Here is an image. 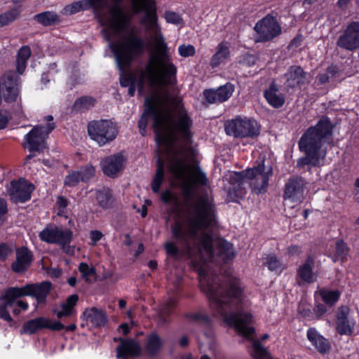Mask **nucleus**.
Returning a JSON list of instances; mask_svg holds the SVG:
<instances>
[{
    "mask_svg": "<svg viewBox=\"0 0 359 359\" xmlns=\"http://www.w3.org/2000/svg\"><path fill=\"white\" fill-rule=\"evenodd\" d=\"M120 344L116 347V357L120 359H128L129 357H139L142 353L140 342L132 338H118Z\"/></svg>",
    "mask_w": 359,
    "mask_h": 359,
    "instance_id": "393cba45",
    "label": "nucleus"
},
{
    "mask_svg": "<svg viewBox=\"0 0 359 359\" xmlns=\"http://www.w3.org/2000/svg\"><path fill=\"white\" fill-rule=\"evenodd\" d=\"M39 239L48 244H57L65 250L69 247L73 240V232L71 229L65 230L53 224L47 225L39 233Z\"/></svg>",
    "mask_w": 359,
    "mask_h": 359,
    "instance_id": "2eb2a0df",
    "label": "nucleus"
},
{
    "mask_svg": "<svg viewBox=\"0 0 359 359\" xmlns=\"http://www.w3.org/2000/svg\"><path fill=\"white\" fill-rule=\"evenodd\" d=\"M8 212V202L5 198L0 197V226L6 222Z\"/></svg>",
    "mask_w": 359,
    "mask_h": 359,
    "instance_id": "5fc2aeb1",
    "label": "nucleus"
},
{
    "mask_svg": "<svg viewBox=\"0 0 359 359\" xmlns=\"http://www.w3.org/2000/svg\"><path fill=\"white\" fill-rule=\"evenodd\" d=\"M253 357L255 359H264L269 354L266 349L262 345L259 341H253Z\"/></svg>",
    "mask_w": 359,
    "mask_h": 359,
    "instance_id": "3c124183",
    "label": "nucleus"
},
{
    "mask_svg": "<svg viewBox=\"0 0 359 359\" xmlns=\"http://www.w3.org/2000/svg\"><path fill=\"white\" fill-rule=\"evenodd\" d=\"M303 36L302 34H298L295 37H294L291 41L290 42L289 45H288V48L289 49H292V48H297L299 47H300L302 44V42H303Z\"/></svg>",
    "mask_w": 359,
    "mask_h": 359,
    "instance_id": "69168bd1",
    "label": "nucleus"
},
{
    "mask_svg": "<svg viewBox=\"0 0 359 359\" xmlns=\"http://www.w3.org/2000/svg\"><path fill=\"white\" fill-rule=\"evenodd\" d=\"M78 269L81 274L82 278L88 283H91L90 276H95L97 274L95 268L93 266L90 267L86 262H81L79 265Z\"/></svg>",
    "mask_w": 359,
    "mask_h": 359,
    "instance_id": "49530a36",
    "label": "nucleus"
},
{
    "mask_svg": "<svg viewBox=\"0 0 359 359\" xmlns=\"http://www.w3.org/2000/svg\"><path fill=\"white\" fill-rule=\"evenodd\" d=\"M229 46L226 42L222 41L217 45L215 53L210 59V65L212 68L217 67L220 64L225 62L230 57Z\"/></svg>",
    "mask_w": 359,
    "mask_h": 359,
    "instance_id": "f704fd0d",
    "label": "nucleus"
},
{
    "mask_svg": "<svg viewBox=\"0 0 359 359\" xmlns=\"http://www.w3.org/2000/svg\"><path fill=\"white\" fill-rule=\"evenodd\" d=\"M35 189V186L25 178L13 180L10 187L8 189V194L10 200L15 204L25 203L31 199L32 194Z\"/></svg>",
    "mask_w": 359,
    "mask_h": 359,
    "instance_id": "dca6fc26",
    "label": "nucleus"
},
{
    "mask_svg": "<svg viewBox=\"0 0 359 359\" xmlns=\"http://www.w3.org/2000/svg\"><path fill=\"white\" fill-rule=\"evenodd\" d=\"M164 249L166 255L171 258L178 259L181 255L179 248L174 242L168 241L165 243Z\"/></svg>",
    "mask_w": 359,
    "mask_h": 359,
    "instance_id": "603ef678",
    "label": "nucleus"
},
{
    "mask_svg": "<svg viewBox=\"0 0 359 359\" xmlns=\"http://www.w3.org/2000/svg\"><path fill=\"white\" fill-rule=\"evenodd\" d=\"M69 205V201L67 198L63 196H60L57 197L56 201V206L58 210V215H63L67 207Z\"/></svg>",
    "mask_w": 359,
    "mask_h": 359,
    "instance_id": "bf43d9fd",
    "label": "nucleus"
},
{
    "mask_svg": "<svg viewBox=\"0 0 359 359\" xmlns=\"http://www.w3.org/2000/svg\"><path fill=\"white\" fill-rule=\"evenodd\" d=\"M22 13V6L10 8L6 12L0 14V27L7 26L18 19Z\"/></svg>",
    "mask_w": 359,
    "mask_h": 359,
    "instance_id": "4c0bfd02",
    "label": "nucleus"
},
{
    "mask_svg": "<svg viewBox=\"0 0 359 359\" xmlns=\"http://www.w3.org/2000/svg\"><path fill=\"white\" fill-rule=\"evenodd\" d=\"M24 148L30 153H43L46 149V141L42 128L34 127L25 136Z\"/></svg>",
    "mask_w": 359,
    "mask_h": 359,
    "instance_id": "b1692460",
    "label": "nucleus"
},
{
    "mask_svg": "<svg viewBox=\"0 0 359 359\" xmlns=\"http://www.w3.org/2000/svg\"><path fill=\"white\" fill-rule=\"evenodd\" d=\"M320 294L326 305L333 306L339 299L341 293L338 290H322Z\"/></svg>",
    "mask_w": 359,
    "mask_h": 359,
    "instance_id": "37998d69",
    "label": "nucleus"
},
{
    "mask_svg": "<svg viewBox=\"0 0 359 359\" xmlns=\"http://www.w3.org/2000/svg\"><path fill=\"white\" fill-rule=\"evenodd\" d=\"M178 53L180 56L184 57L194 56L196 53V50L192 45H180L178 47Z\"/></svg>",
    "mask_w": 359,
    "mask_h": 359,
    "instance_id": "6e6d98bb",
    "label": "nucleus"
},
{
    "mask_svg": "<svg viewBox=\"0 0 359 359\" xmlns=\"http://www.w3.org/2000/svg\"><path fill=\"white\" fill-rule=\"evenodd\" d=\"M162 347V339L156 332H152L148 335L144 350L149 356L155 357Z\"/></svg>",
    "mask_w": 359,
    "mask_h": 359,
    "instance_id": "e433bc0d",
    "label": "nucleus"
},
{
    "mask_svg": "<svg viewBox=\"0 0 359 359\" xmlns=\"http://www.w3.org/2000/svg\"><path fill=\"white\" fill-rule=\"evenodd\" d=\"M136 13H143L141 23L152 29L158 25L157 6L156 0H132Z\"/></svg>",
    "mask_w": 359,
    "mask_h": 359,
    "instance_id": "f3484780",
    "label": "nucleus"
},
{
    "mask_svg": "<svg viewBox=\"0 0 359 359\" xmlns=\"http://www.w3.org/2000/svg\"><path fill=\"white\" fill-rule=\"evenodd\" d=\"M112 20L109 25V28L115 33H118L123 28L126 22V17L118 6H116L111 10Z\"/></svg>",
    "mask_w": 359,
    "mask_h": 359,
    "instance_id": "a19ab883",
    "label": "nucleus"
},
{
    "mask_svg": "<svg viewBox=\"0 0 359 359\" xmlns=\"http://www.w3.org/2000/svg\"><path fill=\"white\" fill-rule=\"evenodd\" d=\"M160 198L165 204L176 203L177 202L176 196L169 189L163 191Z\"/></svg>",
    "mask_w": 359,
    "mask_h": 359,
    "instance_id": "4d7b16f0",
    "label": "nucleus"
},
{
    "mask_svg": "<svg viewBox=\"0 0 359 359\" xmlns=\"http://www.w3.org/2000/svg\"><path fill=\"white\" fill-rule=\"evenodd\" d=\"M156 165V172L151 183V189L155 194L160 191L161 187L165 180V170L163 161L160 158L158 159Z\"/></svg>",
    "mask_w": 359,
    "mask_h": 359,
    "instance_id": "58836bf2",
    "label": "nucleus"
},
{
    "mask_svg": "<svg viewBox=\"0 0 359 359\" xmlns=\"http://www.w3.org/2000/svg\"><path fill=\"white\" fill-rule=\"evenodd\" d=\"M33 19L43 27L56 25L61 22L57 13L50 11L36 14L34 15Z\"/></svg>",
    "mask_w": 359,
    "mask_h": 359,
    "instance_id": "c9c22d12",
    "label": "nucleus"
},
{
    "mask_svg": "<svg viewBox=\"0 0 359 359\" xmlns=\"http://www.w3.org/2000/svg\"><path fill=\"white\" fill-rule=\"evenodd\" d=\"M21 78L13 70L0 76V106L4 100L7 104L21 102Z\"/></svg>",
    "mask_w": 359,
    "mask_h": 359,
    "instance_id": "9b49d317",
    "label": "nucleus"
},
{
    "mask_svg": "<svg viewBox=\"0 0 359 359\" xmlns=\"http://www.w3.org/2000/svg\"><path fill=\"white\" fill-rule=\"evenodd\" d=\"M337 46L349 51L359 48V21L348 23L343 34L338 38Z\"/></svg>",
    "mask_w": 359,
    "mask_h": 359,
    "instance_id": "aec40b11",
    "label": "nucleus"
},
{
    "mask_svg": "<svg viewBox=\"0 0 359 359\" xmlns=\"http://www.w3.org/2000/svg\"><path fill=\"white\" fill-rule=\"evenodd\" d=\"M254 29L259 35V41L263 42L271 41L281 33L276 18L271 14L259 20Z\"/></svg>",
    "mask_w": 359,
    "mask_h": 359,
    "instance_id": "6ab92c4d",
    "label": "nucleus"
},
{
    "mask_svg": "<svg viewBox=\"0 0 359 359\" xmlns=\"http://www.w3.org/2000/svg\"><path fill=\"white\" fill-rule=\"evenodd\" d=\"M103 233L99 230H93L90 233V238L92 245H95L98 241H100L103 237Z\"/></svg>",
    "mask_w": 359,
    "mask_h": 359,
    "instance_id": "338daca9",
    "label": "nucleus"
},
{
    "mask_svg": "<svg viewBox=\"0 0 359 359\" xmlns=\"http://www.w3.org/2000/svg\"><path fill=\"white\" fill-rule=\"evenodd\" d=\"M8 212V202L5 198L0 197V226L6 222Z\"/></svg>",
    "mask_w": 359,
    "mask_h": 359,
    "instance_id": "864d4df0",
    "label": "nucleus"
},
{
    "mask_svg": "<svg viewBox=\"0 0 359 359\" xmlns=\"http://www.w3.org/2000/svg\"><path fill=\"white\" fill-rule=\"evenodd\" d=\"M191 208L193 216L187 217V229H184L180 221H175L170 226L172 238L184 245L189 243L190 238H196L199 231L208 230L217 223L216 206L208 194L198 196Z\"/></svg>",
    "mask_w": 359,
    "mask_h": 359,
    "instance_id": "7ed1b4c3",
    "label": "nucleus"
},
{
    "mask_svg": "<svg viewBox=\"0 0 359 359\" xmlns=\"http://www.w3.org/2000/svg\"><path fill=\"white\" fill-rule=\"evenodd\" d=\"M96 200L99 207L103 210H109L114 207L115 198L113 191L109 187H103L96 191Z\"/></svg>",
    "mask_w": 359,
    "mask_h": 359,
    "instance_id": "473e14b6",
    "label": "nucleus"
},
{
    "mask_svg": "<svg viewBox=\"0 0 359 359\" xmlns=\"http://www.w3.org/2000/svg\"><path fill=\"white\" fill-rule=\"evenodd\" d=\"M306 337L316 351L322 355L328 353L332 348L328 339L320 334L316 327H313L307 330Z\"/></svg>",
    "mask_w": 359,
    "mask_h": 359,
    "instance_id": "c85d7f7f",
    "label": "nucleus"
},
{
    "mask_svg": "<svg viewBox=\"0 0 359 359\" xmlns=\"http://www.w3.org/2000/svg\"><path fill=\"white\" fill-rule=\"evenodd\" d=\"M32 55V50L29 46H22L18 51L16 57L22 60H29Z\"/></svg>",
    "mask_w": 359,
    "mask_h": 359,
    "instance_id": "052dcab7",
    "label": "nucleus"
},
{
    "mask_svg": "<svg viewBox=\"0 0 359 359\" xmlns=\"http://www.w3.org/2000/svg\"><path fill=\"white\" fill-rule=\"evenodd\" d=\"M298 312L304 318L311 320L313 318V312L311 309L304 305L299 306Z\"/></svg>",
    "mask_w": 359,
    "mask_h": 359,
    "instance_id": "0e129e2a",
    "label": "nucleus"
},
{
    "mask_svg": "<svg viewBox=\"0 0 359 359\" xmlns=\"http://www.w3.org/2000/svg\"><path fill=\"white\" fill-rule=\"evenodd\" d=\"M78 172L81 175V182L86 183L95 176V168L91 164H88L81 167Z\"/></svg>",
    "mask_w": 359,
    "mask_h": 359,
    "instance_id": "09e8293b",
    "label": "nucleus"
},
{
    "mask_svg": "<svg viewBox=\"0 0 359 359\" xmlns=\"http://www.w3.org/2000/svg\"><path fill=\"white\" fill-rule=\"evenodd\" d=\"M349 313L350 309L347 306H339L336 313V331L341 336H351L354 333L355 321L349 317Z\"/></svg>",
    "mask_w": 359,
    "mask_h": 359,
    "instance_id": "5701e85b",
    "label": "nucleus"
},
{
    "mask_svg": "<svg viewBox=\"0 0 359 359\" xmlns=\"http://www.w3.org/2000/svg\"><path fill=\"white\" fill-rule=\"evenodd\" d=\"M83 316L88 322H90L95 328L104 327L108 322L106 312L96 307L86 309L83 313Z\"/></svg>",
    "mask_w": 359,
    "mask_h": 359,
    "instance_id": "c756f323",
    "label": "nucleus"
},
{
    "mask_svg": "<svg viewBox=\"0 0 359 359\" xmlns=\"http://www.w3.org/2000/svg\"><path fill=\"white\" fill-rule=\"evenodd\" d=\"M64 325L60 321H54L47 317L40 316L25 321L21 329V334L32 335L43 329H48L53 331L62 330Z\"/></svg>",
    "mask_w": 359,
    "mask_h": 359,
    "instance_id": "a211bd4d",
    "label": "nucleus"
},
{
    "mask_svg": "<svg viewBox=\"0 0 359 359\" xmlns=\"http://www.w3.org/2000/svg\"><path fill=\"white\" fill-rule=\"evenodd\" d=\"M305 180L301 176L290 177L285 184L283 198L292 203L302 202L304 199Z\"/></svg>",
    "mask_w": 359,
    "mask_h": 359,
    "instance_id": "412c9836",
    "label": "nucleus"
},
{
    "mask_svg": "<svg viewBox=\"0 0 359 359\" xmlns=\"http://www.w3.org/2000/svg\"><path fill=\"white\" fill-rule=\"evenodd\" d=\"M334 125L327 116H322L315 126L309 127L298 142L299 150L315 153L320 156L323 142L333 135Z\"/></svg>",
    "mask_w": 359,
    "mask_h": 359,
    "instance_id": "6e6552de",
    "label": "nucleus"
},
{
    "mask_svg": "<svg viewBox=\"0 0 359 359\" xmlns=\"http://www.w3.org/2000/svg\"><path fill=\"white\" fill-rule=\"evenodd\" d=\"M327 311V309L326 308V306L323 304H317L316 307L313 309V312L318 318L323 316Z\"/></svg>",
    "mask_w": 359,
    "mask_h": 359,
    "instance_id": "774afa93",
    "label": "nucleus"
},
{
    "mask_svg": "<svg viewBox=\"0 0 359 359\" xmlns=\"http://www.w3.org/2000/svg\"><path fill=\"white\" fill-rule=\"evenodd\" d=\"M158 99L155 97H147L144 101V109L138 121L137 126L142 136L147 135L148 120L152 118V128L155 135V141L158 146L173 143L177 140V133L186 145L193 142L194 134L191 132L193 120L186 109H183L178 113L174 128L168 124L172 120L170 113H163L156 103Z\"/></svg>",
    "mask_w": 359,
    "mask_h": 359,
    "instance_id": "f03ea898",
    "label": "nucleus"
},
{
    "mask_svg": "<svg viewBox=\"0 0 359 359\" xmlns=\"http://www.w3.org/2000/svg\"><path fill=\"white\" fill-rule=\"evenodd\" d=\"M125 161V156L122 154L118 153L102 159L100 162V165L105 175L115 178L117 177L118 173L123 168Z\"/></svg>",
    "mask_w": 359,
    "mask_h": 359,
    "instance_id": "a878e982",
    "label": "nucleus"
},
{
    "mask_svg": "<svg viewBox=\"0 0 359 359\" xmlns=\"http://www.w3.org/2000/svg\"><path fill=\"white\" fill-rule=\"evenodd\" d=\"M191 267L197 273L201 290L208 296L212 309L223 316L224 322L233 327L239 335L248 340L252 339L255 329L249 326L252 316L243 311V290L239 283L231 280L224 285L216 279L210 280L201 260H192Z\"/></svg>",
    "mask_w": 359,
    "mask_h": 359,
    "instance_id": "f257e3e1",
    "label": "nucleus"
},
{
    "mask_svg": "<svg viewBox=\"0 0 359 359\" xmlns=\"http://www.w3.org/2000/svg\"><path fill=\"white\" fill-rule=\"evenodd\" d=\"M349 252V248L342 239H339L335 243L334 257L341 262H346Z\"/></svg>",
    "mask_w": 359,
    "mask_h": 359,
    "instance_id": "c03bdc74",
    "label": "nucleus"
},
{
    "mask_svg": "<svg viewBox=\"0 0 359 359\" xmlns=\"http://www.w3.org/2000/svg\"><path fill=\"white\" fill-rule=\"evenodd\" d=\"M87 131L90 138L100 147L114 141L118 135V128L110 120L91 121L88 123Z\"/></svg>",
    "mask_w": 359,
    "mask_h": 359,
    "instance_id": "9d476101",
    "label": "nucleus"
},
{
    "mask_svg": "<svg viewBox=\"0 0 359 359\" xmlns=\"http://www.w3.org/2000/svg\"><path fill=\"white\" fill-rule=\"evenodd\" d=\"M144 48V39L134 34H129L125 41H115L110 43V50L121 72L119 80L122 87H128L137 82L136 76L126 71L137 57L143 55Z\"/></svg>",
    "mask_w": 359,
    "mask_h": 359,
    "instance_id": "423d86ee",
    "label": "nucleus"
},
{
    "mask_svg": "<svg viewBox=\"0 0 359 359\" xmlns=\"http://www.w3.org/2000/svg\"><path fill=\"white\" fill-rule=\"evenodd\" d=\"M76 313L75 309H73L65 304L61 305V311L56 313V316L58 318L61 319L63 317H70L74 315Z\"/></svg>",
    "mask_w": 359,
    "mask_h": 359,
    "instance_id": "13d9d810",
    "label": "nucleus"
},
{
    "mask_svg": "<svg viewBox=\"0 0 359 359\" xmlns=\"http://www.w3.org/2000/svg\"><path fill=\"white\" fill-rule=\"evenodd\" d=\"M97 100L89 95H83L74 101L72 107V113H84L95 106Z\"/></svg>",
    "mask_w": 359,
    "mask_h": 359,
    "instance_id": "72a5a7b5",
    "label": "nucleus"
},
{
    "mask_svg": "<svg viewBox=\"0 0 359 359\" xmlns=\"http://www.w3.org/2000/svg\"><path fill=\"white\" fill-rule=\"evenodd\" d=\"M226 135L235 138H256L260 134V126L257 121L237 116L224 125Z\"/></svg>",
    "mask_w": 359,
    "mask_h": 359,
    "instance_id": "1a4fd4ad",
    "label": "nucleus"
},
{
    "mask_svg": "<svg viewBox=\"0 0 359 359\" xmlns=\"http://www.w3.org/2000/svg\"><path fill=\"white\" fill-rule=\"evenodd\" d=\"M217 255L222 258L224 264L231 262L236 256L233 245L223 238H219L217 243Z\"/></svg>",
    "mask_w": 359,
    "mask_h": 359,
    "instance_id": "7c9ffc66",
    "label": "nucleus"
},
{
    "mask_svg": "<svg viewBox=\"0 0 359 359\" xmlns=\"http://www.w3.org/2000/svg\"><path fill=\"white\" fill-rule=\"evenodd\" d=\"M81 175L79 173L78 171H71L68 173L67 175H66L64 181V184L66 187H76L80 182H81Z\"/></svg>",
    "mask_w": 359,
    "mask_h": 359,
    "instance_id": "8fccbe9b",
    "label": "nucleus"
},
{
    "mask_svg": "<svg viewBox=\"0 0 359 359\" xmlns=\"http://www.w3.org/2000/svg\"><path fill=\"white\" fill-rule=\"evenodd\" d=\"M264 264L271 271H282V264L278 257L274 254L268 255Z\"/></svg>",
    "mask_w": 359,
    "mask_h": 359,
    "instance_id": "de8ad7c7",
    "label": "nucleus"
},
{
    "mask_svg": "<svg viewBox=\"0 0 359 359\" xmlns=\"http://www.w3.org/2000/svg\"><path fill=\"white\" fill-rule=\"evenodd\" d=\"M33 259V252L28 248H18L15 261L11 264V269L15 273H25L31 266Z\"/></svg>",
    "mask_w": 359,
    "mask_h": 359,
    "instance_id": "bb28decb",
    "label": "nucleus"
},
{
    "mask_svg": "<svg viewBox=\"0 0 359 359\" xmlns=\"http://www.w3.org/2000/svg\"><path fill=\"white\" fill-rule=\"evenodd\" d=\"M185 318L194 323H196L201 325H204L207 327L211 325V320L210 317L205 313H202L200 312L189 313L185 314Z\"/></svg>",
    "mask_w": 359,
    "mask_h": 359,
    "instance_id": "a18cd8bd",
    "label": "nucleus"
},
{
    "mask_svg": "<svg viewBox=\"0 0 359 359\" xmlns=\"http://www.w3.org/2000/svg\"><path fill=\"white\" fill-rule=\"evenodd\" d=\"M190 168L191 170L192 183L196 186H207L208 179L206 174L202 170L197 161H195L192 165L187 163L186 158H180L175 156L170 165V172L176 177H182L185 171Z\"/></svg>",
    "mask_w": 359,
    "mask_h": 359,
    "instance_id": "f8f14e48",
    "label": "nucleus"
},
{
    "mask_svg": "<svg viewBox=\"0 0 359 359\" xmlns=\"http://www.w3.org/2000/svg\"><path fill=\"white\" fill-rule=\"evenodd\" d=\"M27 60H22L16 57L15 71H14L19 76L25 72L27 65Z\"/></svg>",
    "mask_w": 359,
    "mask_h": 359,
    "instance_id": "e2e57ef3",
    "label": "nucleus"
},
{
    "mask_svg": "<svg viewBox=\"0 0 359 359\" xmlns=\"http://www.w3.org/2000/svg\"><path fill=\"white\" fill-rule=\"evenodd\" d=\"M107 0H80L66 5L62 10V13L65 15H72L79 12L88 11L90 8L94 10L95 18L100 26H106L103 15L100 10L103 8Z\"/></svg>",
    "mask_w": 359,
    "mask_h": 359,
    "instance_id": "ddd939ff",
    "label": "nucleus"
},
{
    "mask_svg": "<svg viewBox=\"0 0 359 359\" xmlns=\"http://www.w3.org/2000/svg\"><path fill=\"white\" fill-rule=\"evenodd\" d=\"M214 238L212 233L203 231L199 238L200 247L208 255L214 254Z\"/></svg>",
    "mask_w": 359,
    "mask_h": 359,
    "instance_id": "79ce46f5",
    "label": "nucleus"
},
{
    "mask_svg": "<svg viewBox=\"0 0 359 359\" xmlns=\"http://www.w3.org/2000/svg\"><path fill=\"white\" fill-rule=\"evenodd\" d=\"M304 153L305 156L301 157L297 161V168L302 169L305 165H311L312 167H317L320 165V155L315 153L308 152L306 150H299Z\"/></svg>",
    "mask_w": 359,
    "mask_h": 359,
    "instance_id": "ea45409f",
    "label": "nucleus"
},
{
    "mask_svg": "<svg viewBox=\"0 0 359 359\" xmlns=\"http://www.w3.org/2000/svg\"><path fill=\"white\" fill-rule=\"evenodd\" d=\"M315 259L311 255L306 257L304 263L299 266L297 270L298 277L307 283L314 282L313 268L314 267Z\"/></svg>",
    "mask_w": 359,
    "mask_h": 359,
    "instance_id": "2f4dec72",
    "label": "nucleus"
},
{
    "mask_svg": "<svg viewBox=\"0 0 359 359\" xmlns=\"http://www.w3.org/2000/svg\"><path fill=\"white\" fill-rule=\"evenodd\" d=\"M263 97L267 104L273 109H280L285 103L286 96L283 93L280 92V85L273 79L268 88L263 92Z\"/></svg>",
    "mask_w": 359,
    "mask_h": 359,
    "instance_id": "cd10ccee",
    "label": "nucleus"
},
{
    "mask_svg": "<svg viewBox=\"0 0 359 359\" xmlns=\"http://www.w3.org/2000/svg\"><path fill=\"white\" fill-rule=\"evenodd\" d=\"M165 19L167 22L173 25L180 24V21L182 20L180 15L173 11H165Z\"/></svg>",
    "mask_w": 359,
    "mask_h": 359,
    "instance_id": "680f3d73",
    "label": "nucleus"
},
{
    "mask_svg": "<svg viewBox=\"0 0 359 359\" xmlns=\"http://www.w3.org/2000/svg\"><path fill=\"white\" fill-rule=\"evenodd\" d=\"M235 90L234 86L228 82L217 89L208 88L203 91L204 102L208 104H220L227 101Z\"/></svg>",
    "mask_w": 359,
    "mask_h": 359,
    "instance_id": "4be33fe9",
    "label": "nucleus"
},
{
    "mask_svg": "<svg viewBox=\"0 0 359 359\" xmlns=\"http://www.w3.org/2000/svg\"><path fill=\"white\" fill-rule=\"evenodd\" d=\"M265 161L264 158L256 166L241 172L232 171L230 172L229 183L232 187L229 189L228 196L235 198V199H232V201L236 202L238 198H243L246 194L243 187L245 179L249 180V185L252 193L259 195L267 191L269 179L273 175V168L271 165H266Z\"/></svg>",
    "mask_w": 359,
    "mask_h": 359,
    "instance_id": "39448f33",
    "label": "nucleus"
},
{
    "mask_svg": "<svg viewBox=\"0 0 359 359\" xmlns=\"http://www.w3.org/2000/svg\"><path fill=\"white\" fill-rule=\"evenodd\" d=\"M52 288L50 281L29 283L22 287H10L0 297V318L7 323L13 322L9 309H13L15 300L23 297L34 298L38 304L44 303Z\"/></svg>",
    "mask_w": 359,
    "mask_h": 359,
    "instance_id": "0eeeda50",
    "label": "nucleus"
},
{
    "mask_svg": "<svg viewBox=\"0 0 359 359\" xmlns=\"http://www.w3.org/2000/svg\"><path fill=\"white\" fill-rule=\"evenodd\" d=\"M283 86L287 93L305 88L310 83L309 74L300 65L290 66L283 74Z\"/></svg>",
    "mask_w": 359,
    "mask_h": 359,
    "instance_id": "4468645a",
    "label": "nucleus"
},
{
    "mask_svg": "<svg viewBox=\"0 0 359 359\" xmlns=\"http://www.w3.org/2000/svg\"><path fill=\"white\" fill-rule=\"evenodd\" d=\"M155 53L150 55L145 66L147 77L151 85L158 83L173 86L177 82V67L172 62L169 48L164 37L159 34L154 40Z\"/></svg>",
    "mask_w": 359,
    "mask_h": 359,
    "instance_id": "20e7f679",
    "label": "nucleus"
}]
</instances>
